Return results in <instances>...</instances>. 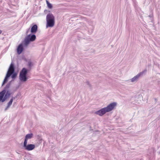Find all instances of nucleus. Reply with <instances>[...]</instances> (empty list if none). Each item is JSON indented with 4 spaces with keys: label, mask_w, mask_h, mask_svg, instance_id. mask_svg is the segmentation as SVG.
<instances>
[{
    "label": "nucleus",
    "mask_w": 160,
    "mask_h": 160,
    "mask_svg": "<svg viewBox=\"0 0 160 160\" xmlns=\"http://www.w3.org/2000/svg\"><path fill=\"white\" fill-rule=\"evenodd\" d=\"M117 105V103L115 102H114L110 104L106 107L105 108L107 112H109L113 109Z\"/></svg>",
    "instance_id": "obj_3"
},
{
    "label": "nucleus",
    "mask_w": 160,
    "mask_h": 160,
    "mask_svg": "<svg viewBox=\"0 0 160 160\" xmlns=\"http://www.w3.org/2000/svg\"><path fill=\"white\" fill-rule=\"evenodd\" d=\"M2 31L1 30H0V34L2 33Z\"/></svg>",
    "instance_id": "obj_21"
},
{
    "label": "nucleus",
    "mask_w": 160,
    "mask_h": 160,
    "mask_svg": "<svg viewBox=\"0 0 160 160\" xmlns=\"http://www.w3.org/2000/svg\"><path fill=\"white\" fill-rule=\"evenodd\" d=\"M35 148V146L34 144H28L25 148V149L28 151H31L33 149Z\"/></svg>",
    "instance_id": "obj_8"
},
{
    "label": "nucleus",
    "mask_w": 160,
    "mask_h": 160,
    "mask_svg": "<svg viewBox=\"0 0 160 160\" xmlns=\"http://www.w3.org/2000/svg\"><path fill=\"white\" fill-rule=\"evenodd\" d=\"M29 37L30 35H29L28 38H29V39L30 41H33L36 39V37L35 35H32L30 37Z\"/></svg>",
    "instance_id": "obj_10"
},
{
    "label": "nucleus",
    "mask_w": 160,
    "mask_h": 160,
    "mask_svg": "<svg viewBox=\"0 0 160 160\" xmlns=\"http://www.w3.org/2000/svg\"><path fill=\"white\" fill-rule=\"evenodd\" d=\"M13 100L12 98L10 100V101L8 103V106H7V108L5 109V110H6L8 109V108L10 107V106L11 105V104L12 103Z\"/></svg>",
    "instance_id": "obj_12"
},
{
    "label": "nucleus",
    "mask_w": 160,
    "mask_h": 160,
    "mask_svg": "<svg viewBox=\"0 0 160 160\" xmlns=\"http://www.w3.org/2000/svg\"><path fill=\"white\" fill-rule=\"evenodd\" d=\"M38 30V27L37 25H34L31 28V32L32 33H35Z\"/></svg>",
    "instance_id": "obj_9"
},
{
    "label": "nucleus",
    "mask_w": 160,
    "mask_h": 160,
    "mask_svg": "<svg viewBox=\"0 0 160 160\" xmlns=\"http://www.w3.org/2000/svg\"><path fill=\"white\" fill-rule=\"evenodd\" d=\"M6 93V91L3 90L0 92V102H3L6 99L5 97H4V96Z\"/></svg>",
    "instance_id": "obj_6"
},
{
    "label": "nucleus",
    "mask_w": 160,
    "mask_h": 160,
    "mask_svg": "<svg viewBox=\"0 0 160 160\" xmlns=\"http://www.w3.org/2000/svg\"><path fill=\"white\" fill-rule=\"evenodd\" d=\"M47 27H53L55 24V18L53 15L50 13L48 14L46 17Z\"/></svg>",
    "instance_id": "obj_1"
},
{
    "label": "nucleus",
    "mask_w": 160,
    "mask_h": 160,
    "mask_svg": "<svg viewBox=\"0 0 160 160\" xmlns=\"http://www.w3.org/2000/svg\"><path fill=\"white\" fill-rule=\"evenodd\" d=\"M27 140H27L25 138V141H24V145H23V146L25 148L27 146Z\"/></svg>",
    "instance_id": "obj_17"
},
{
    "label": "nucleus",
    "mask_w": 160,
    "mask_h": 160,
    "mask_svg": "<svg viewBox=\"0 0 160 160\" xmlns=\"http://www.w3.org/2000/svg\"><path fill=\"white\" fill-rule=\"evenodd\" d=\"M32 64L31 62H28V66L29 67H31V66H32Z\"/></svg>",
    "instance_id": "obj_20"
},
{
    "label": "nucleus",
    "mask_w": 160,
    "mask_h": 160,
    "mask_svg": "<svg viewBox=\"0 0 160 160\" xmlns=\"http://www.w3.org/2000/svg\"><path fill=\"white\" fill-rule=\"evenodd\" d=\"M107 112L105 108L101 109L95 112V113L100 116H102Z\"/></svg>",
    "instance_id": "obj_5"
},
{
    "label": "nucleus",
    "mask_w": 160,
    "mask_h": 160,
    "mask_svg": "<svg viewBox=\"0 0 160 160\" xmlns=\"http://www.w3.org/2000/svg\"><path fill=\"white\" fill-rule=\"evenodd\" d=\"M30 41L29 39V38H26L25 40V43L26 44H28L29 43V42Z\"/></svg>",
    "instance_id": "obj_16"
},
{
    "label": "nucleus",
    "mask_w": 160,
    "mask_h": 160,
    "mask_svg": "<svg viewBox=\"0 0 160 160\" xmlns=\"http://www.w3.org/2000/svg\"><path fill=\"white\" fill-rule=\"evenodd\" d=\"M10 95V93L8 92H7L6 95H5V97L6 99Z\"/></svg>",
    "instance_id": "obj_18"
},
{
    "label": "nucleus",
    "mask_w": 160,
    "mask_h": 160,
    "mask_svg": "<svg viewBox=\"0 0 160 160\" xmlns=\"http://www.w3.org/2000/svg\"><path fill=\"white\" fill-rule=\"evenodd\" d=\"M32 135L33 134L32 133L28 134L26 136L25 138L27 140L30 139L32 137Z\"/></svg>",
    "instance_id": "obj_13"
},
{
    "label": "nucleus",
    "mask_w": 160,
    "mask_h": 160,
    "mask_svg": "<svg viewBox=\"0 0 160 160\" xmlns=\"http://www.w3.org/2000/svg\"><path fill=\"white\" fill-rule=\"evenodd\" d=\"M141 74V73H140L137 75L136 76L134 77L132 79V81L134 82L135 80H136L139 77Z\"/></svg>",
    "instance_id": "obj_11"
},
{
    "label": "nucleus",
    "mask_w": 160,
    "mask_h": 160,
    "mask_svg": "<svg viewBox=\"0 0 160 160\" xmlns=\"http://www.w3.org/2000/svg\"><path fill=\"white\" fill-rule=\"evenodd\" d=\"M23 50V45L22 44H19L17 48V52L18 54H20Z\"/></svg>",
    "instance_id": "obj_7"
},
{
    "label": "nucleus",
    "mask_w": 160,
    "mask_h": 160,
    "mask_svg": "<svg viewBox=\"0 0 160 160\" xmlns=\"http://www.w3.org/2000/svg\"><path fill=\"white\" fill-rule=\"evenodd\" d=\"M48 7L49 8H52V5L50 3L48 0L46 1Z\"/></svg>",
    "instance_id": "obj_14"
},
{
    "label": "nucleus",
    "mask_w": 160,
    "mask_h": 160,
    "mask_svg": "<svg viewBox=\"0 0 160 160\" xmlns=\"http://www.w3.org/2000/svg\"><path fill=\"white\" fill-rule=\"evenodd\" d=\"M28 71L25 68H22L20 72L19 75V78L22 81L25 82L27 81V78L26 76Z\"/></svg>",
    "instance_id": "obj_2"
},
{
    "label": "nucleus",
    "mask_w": 160,
    "mask_h": 160,
    "mask_svg": "<svg viewBox=\"0 0 160 160\" xmlns=\"http://www.w3.org/2000/svg\"><path fill=\"white\" fill-rule=\"evenodd\" d=\"M9 77H8L7 76V74L6 76L3 81V82L2 83V85H3L8 81V78Z\"/></svg>",
    "instance_id": "obj_15"
},
{
    "label": "nucleus",
    "mask_w": 160,
    "mask_h": 160,
    "mask_svg": "<svg viewBox=\"0 0 160 160\" xmlns=\"http://www.w3.org/2000/svg\"><path fill=\"white\" fill-rule=\"evenodd\" d=\"M14 65L11 63L9 67L7 74L8 77H10L14 72Z\"/></svg>",
    "instance_id": "obj_4"
},
{
    "label": "nucleus",
    "mask_w": 160,
    "mask_h": 160,
    "mask_svg": "<svg viewBox=\"0 0 160 160\" xmlns=\"http://www.w3.org/2000/svg\"><path fill=\"white\" fill-rule=\"evenodd\" d=\"M16 76H17V74L16 73H14L12 75V78H14L16 77Z\"/></svg>",
    "instance_id": "obj_19"
}]
</instances>
